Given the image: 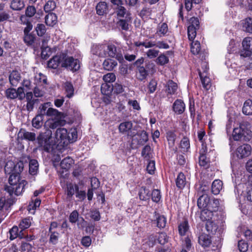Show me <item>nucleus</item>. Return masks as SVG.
Masks as SVG:
<instances>
[{
	"label": "nucleus",
	"instance_id": "obj_18",
	"mask_svg": "<svg viewBox=\"0 0 252 252\" xmlns=\"http://www.w3.org/2000/svg\"><path fill=\"white\" fill-rule=\"evenodd\" d=\"M48 105V103H46L42 106V109L41 110L42 115H46L49 116H56L57 117H60L61 115V113L59 112L57 109L52 108H49L46 111V109L47 108Z\"/></svg>",
	"mask_w": 252,
	"mask_h": 252
},
{
	"label": "nucleus",
	"instance_id": "obj_12",
	"mask_svg": "<svg viewBox=\"0 0 252 252\" xmlns=\"http://www.w3.org/2000/svg\"><path fill=\"white\" fill-rule=\"evenodd\" d=\"M111 2L117 6L116 7V12L118 16L124 17L125 15L129 17L126 9L123 6V2L121 0H111Z\"/></svg>",
	"mask_w": 252,
	"mask_h": 252
},
{
	"label": "nucleus",
	"instance_id": "obj_46",
	"mask_svg": "<svg viewBox=\"0 0 252 252\" xmlns=\"http://www.w3.org/2000/svg\"><path fill=\"white\" fill-rule=\"evenodd\" d=\"M31 219L29 218H27L21 220L19 225V227L21 231H23L25 229L28 228L31 226Z\"/></svg>",
	"mask_w": 252,
	"mask_h": 252
},
{
	"label": "nucleus",
	"instance_id": "obj_50",
	"mask_svg": "<svg viewBox=\"0 0 252 252\" xmlns=\"http://www.w3.org/2000/svg\"><path fill=\"white\" fill-rule=\"evenodd\" d=\"M169 62L168 58L164 54H161L158 56L156 62L160 65H163Z\"/></svg>",
	"mask_w": 252,
	"mask_h": 252
},
{
	"label": "nucleus",
	"instance_id": "obj_14",
	"mask_svg": "<svg viewBox=\"0 0 252 252\" xmlns=\"http://www.w3.org/2000/svg\"><path fill=\"white\" fill-rule=\"evenodd\" d=\"M198 242L204 248L209 247L212 242L211 237L205 233L200 234L198 237Z\"/></svg>",
	"mask_w": 252,
	"mask_h": 252
},
{
	"label": "nucleus",
	"instance_id": "obj_45",
	"mask_svg": "<svg viewBox=\"0 0 252 252\" xmlns=\"http://www.w3.org/2000/svg\"><path fill=\"white\" fill-rule=\"evenodd\" d=\"M35 40V37L32 33L24 34V41L28 46L33 45Z\"/></svg>",
	"mask_w": 252,
	"mask_h": 252
},
{
	"label": "nucleus",
	"instance_id": "obj_54",
	"mask_svg": "<svg viewBox=\"0 0 252 252\" xmlns=\"http://www.w3.org/2000/svg\"><path fill=\"white\" fill-rule=\"evenodd\" d=\"M159 53V50H157L155 48H152L147 50L145 53V55L148 58L150 59H153L158 57Z\"/></svg>",
	"mask_w": 252,
	"mask_h": 252
},
{
	"label": "nucleus",
	"instance_id": "obj_19",
	"mask_svg": "<svg viewBox=\"0 0 252 252\" xmlns=\"http://www.w3.org/2000/svg\"><path fill=\"white\" fill-rule=\"evenodd\" d=\"M176 186L179 189H183L187 183L186 177L182 172H180L175 180Z\"/></svg>",
	"mask_w": 252,
	"mask_h": 252
},
{
	"label": "nucleus",
	"instance_id": "obj_17",
	"mask_svg": "<svg viewBox=\"0 0 252 252\" xmlns=\"http://www.w3.org/2000/svg\"><path fill=\"white\" fill-rule=\"evenodd\" d=\"M25 97L27 101V104L25 105L26 109L28 112H31L33 110L35 100L33 99V94L32 92H27L25 94Z\"/></svg>",
	"mask_w": 252,
	"mask_h": 252
},
{
	"label": "nucleus",
	"instance_id": "obj_6",
	"mask_svg": "<svg viewBox=\"0 0 252 252\" xmlns=\"http://www.w3.org/2000/svg\"><path fill=\"white\" fill-rule=\"evenodd\" d=\"M202 66L203 68V72L199 71V75L200 76L201 82L203 87L206 90H209L211 86V80L207 76V71L208 66L206 62H202Z\"/></svg>",
	"mask_w": 252,
	"mask_h": 252
},
{
	"label": "nucleus",
	"instance_id": "obj_16",
	"mask_svg": "<svg viewBox=\"0 0 252 252\" xmlns=\"http://www.w3.org/2000/svg\"><path fill=\"white\" fill-rule=\"evenodd\" d=\"M106 46L105 45H94L92 48V52L93 54L99 57H104L106 56Z\"/></svg>",
	"mask_w": 252,
	"mask_h": 252
},
{
	"label": "nucleus",
	"instance_id": "obj_43",
	"mask_svg": "<svg viewBox=\"0 0 252 252\" xmlns=\"http://www.w3.org/2000/svg\"><path fill=\"white\" fill-rule=\"evenodd\" d=\"M168 31V26L167 25L163 23L161 24L158 25L157 30L156 32V34L158 35L159 36H162L164 35Z\"/></svg>",
	"mask_w": 252,
	"mask_h": 252
},
{
	"label": "nucleus",
	"instance_id": "obj_41",
	"mask_svg": "<svg viewBox=\"0 0 252 252\" xmlns=\"http://www.w3.org/2000/svg\"><path fill=\"white\" fill-rule=\"evenodd\" d=\"M180 148L182 152L184 153L188 152L190 148V143L189 139L188 137H184L181 140L180 142Z\"/></svg>",
	"mask_w": 252,
	"mask_h": 252
},
{
	"label": "nucleus",
	"instance_id": "obj_9",
	"mask_svg": "<svg viewBox=\"0 0 252 252\" xmlns=\"http://www.w3.org/2000/svg\"><path fill=\"white\" fill-rule=\"evenodd\" d=\"M67 134L68 132L66 129L62 127L58 128L55 135L57 142L67 145Z\"/></svg>",
	"mask_w": 252,
	"mask_h": 252
},
{
	"label": "nucleus",
	"instance_id": "obj_39",
	"mask_svg": "<svg viewBox=\"0 0 252 252\" xmlns=\"http://www.w3.org/2000/svg\"><path fill=\"white\" fill-rule=\"evenodd\" d=\"M38 169V163L35 159H31L29 162V172L32 175H35L37 173Z\"/></svg>",
	"mask_w": 252,
	"mask_h": 252
},
{
	"label": "nucleus",
	"instance_id": "obj_55",
	"mask_svg": "<svg viewBox=\"0 0 252 252\" xmlns=\"http://www.w3.org/2000/svg\"><path fill=\"white\" fill-rule=\"evenodd\" d=\"M151 196L153 201L156 203L158 202L161 198L160 190L157 189H154L151 193Z\"/></svg>",
	"mask_w": 252,
	"mask_h": 252
},
{
	"label": "nucleus",
	"instance_id": "obj_64",
	"mask_svg": "<svg viewBox=\"0 0 252 252\" xmlns=\"http://www.w3.org/2000/svg\"><path fill=\"white\" fill-rule=\"evenodd\" d=\"M238 247L240 252H246L248 249V245L244 240L238 241Z\"/></svg>",
	"mask_w": 252,
	"mask_h": 252
},
{
	"label": "nucleus",
	"instance_id": "obj_22",
	"mask_svg": "<svg viewBox=\"0 0 252 252\" xmlns=\"http://www.w3.org/2000/svg\"><path fill=\"white\" fill-rule=\"evenodd\" d=\"M210 198L206 194H202L199 195L197 200V206L199 208L206 209L209 204Z\"/></svg>",
	"mask_w": 252,
	"mask_h": 252
},
{
	"label": "nucleus",
	"instance_id": "obj_25",
	"mask_svg": "<svg viewBox=\"0 0 252 252\" xmlns=\"http://www.w3.org/2000/svg\"><path fill=\"white\" fill-rule=\"evenodd\" d=\"M165 92L168 94H174L176 92L178 86L177 84L172 80H169L166 84Z\"/></svg>",
	"mask_w": 252,
	"mask_h": 252
},
{
	"label": "nucleus",
	"instance_id": "obj_34",
	"mask_svg": "<svg viewBox=\"0 0 252 252\" xmlns=\"http://www.w3.org/2000/svg\"><path fill=\"white\" fill-rule=\"evenodd\" d=\"M117 63L116 61L107 59L104 60L103 63V66L104 69L107 70H112L116 66Z\"/></svg>",
	"mask_w": 252,
	"mask_h": 252
},
{
	"label": "nucleus",
	"instance_id": "obj_60",
	"mask_svg": "<svg viewBox=\"0 0 252 252\" xmlns=\"http://www.w3.org/2000/svg\"><path fill=\"white\" fill-rule=\"evenodd\" d=\"M37 34L39 36L43 35L46 31V29L44 24H38L35 28Z\"/></svg>",
	"mask_w": 252,
	"mask_h": 252
},
{
	"label": "nucleus",
	"instance_id": "obj_37",
	"mask_svg": "<svg viewBox=\"0 0 252 252\" xmlns=\"http://www.w3.org/2000/svg\"><path fill=\"white\" fill-rule=\"evenodd\" d=\"M77 139V132L76 128H71L68 132L67 145L68 143H72L76 141Z\"/></svg>",
	"mask_w": 252,
	"mask_h": 252
},
{
	"label": "nucleus",
	"instance_id": "obj_49",
	"mask_svg": "<svg viewBox=\"0 0 252 252\" xmlns=\"http://www.w3.org/2000/svg\"><path fill=\"white\" fill-rule=\"evenodd\" d=\"M72 163V158H63L60 162V166L63 169H68L71 167Z\"/></svg>",
	"mask_w": 252,
	"mask_h": 252
},
{
	"label": "nucleus",
	"instance_id": "obj_56",
	"mask_svg": "<svg viewBox=\"0 0 252 252\" xmlns=\"http://www.w3.org/2000/svg\"><path fill=\"white\" fill-rule=\"evenodd\" d=\"M157 226L159 228H164L165 226L166 220L163 216H158L156 217Z\"/></svg>",
	"mask_w": 252,
	"mask_h": 252
},
{
	"label": "nucleus",
	"instance_id": "obj_62",
	"mask_svg": "<svg viewBox=\"0 0 252 252\" xmlns=\"http://www.w3.org/2000/svg\"><path fill=\"white\" fill-rule=\"evenodd\" d=\"M76 187V196L80 201L84 200L86 197V193L85 191L79 190V187L78 185L75 186Z\"/></svg>",
	"mask_w": 252,
	"mask_h": 252
},
{
	"label": "nucleus",
	"instance_id": "obj_53",
	"mask_svg": "<svg viewBox=\"0 0 252 252\" xmlns=\"http://www.w3.org/2000/svg\"><path fill=\"white\" fill-rule=\"evenodd\" d=\"M64 88L66 96L68 98L71 97L74 94V88L72 84L69 82L65 83Z\"/></svg>",
	"mask_w": 252,
	"mask_h": 252
},
{
	"label": "nucleus",
	"instance_id": "obj_7",
	"mask_svg": "<svg viewBox=\"0 0 252 252\" xmlns=\"http://www.w3.org/2000/svg\"><path fill=\"white\" fill-rule=\"evenodd\" d=\"M243 50L240 53L241 57H250L252 55V38L247 37L242 42Z\"/></svg>",
	"mask_w": 252,
	"mask_h": 252
},
{
	"label": "nucleus",
	"instance_id": "obj_31",
	"mask_svg": "<svg viewBox=\"0 0 252 252\" xmlns=\"http://www.w3.org/2000/svg\"><path fill=\"white\" fill-rule=\"evenodd\" d=\"M138 194L140 199L143 201L149 199L151 195L149 189L144 187L140 188Z\"/></svg>",
	"mask_w": 252,
	"mask_h": 252
},
{
	"label": "nucleus",
	"instance_id": "obj_32",
	"mask_svg": "<svg viewBox=\"0 0 252 252\" xmlns=\"http://www.w3.org/2000/svg\"><path fill=\"white\" fill-rule=\"evenodd\" d=\"M45 23L49 26H54L57 21V16L54 13H49L45 18Z\"/></svg>",
	"mask_w": 252,
	"mask_h": 252
},
{
	"label": "nucleus",
	"instance_id": "obj_52",
	"mask_svg": "<svg viewBox=\"0 0 252 252\" xmlns=\"http://www.w3.org/2000/svg\"><path fill=\"white\" fill-rule=\"evenodd\" d=\"M200 44L198 41H194L191 44V52L194 55H197L200 52Z\"/></svg>",
	"mask_w": 252,
	"mask_h": 252
},
{
	"label": "nucleus",
	"instance_id": "obj_42",
	"mask_svg": "<svg viewBox=\"0 0 252 252\" xmlns=\"http://www.w3.org/2000/svg\"><path fill=\"white\" fill-rule=\"evenodd\" d=\"M243 29L249 33H252V18H247L243 23Z\"/></svg>",
	"mask_w": 252,
	"mask_h": 252
},
{
	"label": "nucleus",
	"instance_id": "obj_28",
	"mask_svg": "<svg viewBox=\"0 0 252 252\" xmlns=\"http://www.w3.org/2000/svg\"><path fill=\"white\" fill-rule=\"evenodd\" d=\"M19 227H18L16 226H14L9 230V238L10 240H14L18 237L21 239L24 237V235L21 230H20V232H19Z\"/></svg>",
	"mask_w": 252,
	"mask_h": 252
},
{
	"label": "nucleus",
	"instance_id": "obj_59",
	"mask_svg": "<svg viewBox=\"0 0 252 252\" xmlns=\"http://www.w3.org/2000/svg\"><path fill=\"white\" fill-rule=\"evenodd\" d=\"M147 171L150 174H153L156 169L155 161L154 160H147Z\"/></svg>",
	"mask_w": 252,
	"mask_h": 252
},
{
	"label": "nucleus",
	"instance_id": "obj_48",
	"mask_svg": "<svg viewBox=\"0 0 252 252\" xmlns=\"http://www.w3.org/2000/svg\"><path fill=\"white\" fill-rule=\"evenodd\" d=\"M142 155L144 158H153V151L149 145H146L143 148Z\"/></svg>",
	"mask_w": 252,
	"mask_h": 252
},
{
	"label": "nucleus",
	"instance_id": "obj_3",
	"mask_svg": "<svg viewBox=\"0 0 252 252\" xmlns=\"http://www.w3.org/2000/svg\"><path fill=\"white\" fill-rule=\"evenodd\" d=\"M52 132L49 129H46L44 132H41L37 137L38 144L41 147H43L46 150L51 145L50 140L52 137Z\"/></svg>",
	"mask_w": 252,
	"mask_h": 252
},
{
	"label": "nucleus",
	"instance_id": "obj_57",
	"mask_svg": "<svg viewBox=\"0 0 252 252\" xmlns=\"http://www.w3.org/2000/svg\"><path fill=\"white\" fill-rule=\"evenodd\" d=\"M202 0H185V8L188 11H189L192 8L193 3L198 4Z\"/></svg>",
	"mask_w": 252,
	"mask_h": 252
},
{
	"label": "nucleus",
	"instance_id": "obj_47",
	"mask_svg": "<svg viewBox=\"0 0 252 252\" xmlns=\"http://www.w3.org/2000/svg\"><path fill=\"white\" fill-rule=\"evenodd\" d=\"M76 185L71 183H67L66 194L68 197H71L74 194L75 192H76Z\"/></svg>",
	"mask_w": 252,
	"mask_h": 252
},
{
	"label": "nucleus",
	"instance_id": "obj_40",
	"mask_svg": "<svg viewBox=\"0 0 252 252\" xmlns=\"http://www.w3.org/2000/svg\"><path fill=\"white\" fill-rule=\"evenodd\" d=\"M148 76V71L143 66H138L137 78L139 80L142 81L145 79Z\"/></svg>",
	"mask_w": 252,
	"mask_h": 252
},
{
	"label": "nucleus",
	"instance_id": "obj_63",
	"mask_svg": "<svg viewBox=\"0 0 252 252\" xmlns=\"http://www.w3.org/2000/svg\"><path fill=\"white\" fill-rule=\"evenodd\" d=\"M198 163L201 167L207 169L210 167V161L209 158H199Z\"/></svg>",
	"mask_w": 252,
	"mask_h": 252
},
{
	"label": "nucleus",
	"instance_id": "obj_8",
	"mask_svg": "<svg viewBox=\"0 0 252 252\" xmlns=\"http://www.w3.org/2000/svg\"><path fill=\"white\" fill-rule=\"evenodd\" d=\"M252 152L251 146L248 144H244L238 147L236 151L237 158H248Z\"/></svg>",
	"mask_w": 252,
	"mask_h": 252
},
{
	"label": "nucleus",
	"instance_id": "obj_36",
	"mask_svg": "<svg viewBox=\"0 0 252 252\" xmlns=\"http://www.w3.org/2000/svg\"><path fill=\"white\" fill-rule=\"evenodd\" d=\"M96 13L99 15H103L107 10V3L104 1L99 2L96 6Z\"/></svg>",
	"mask_w": 252,
	"mask_h": 252
},
{
	"label": "nucleus",
	"instance_id": "obj_33",
	"mask_svg": "<svg viewBox=\"0 0 252 252\" xmlns=\"http://www.w3.org/2000/svg\"><path fill=\"white\" fill-rule=\"evenodd\" d=\"M128 21H130L129 17L126 16V19H120L117 23V27L124 31H128L129 29Z\"/></svg>",
	"mask_w": 252,
	"mask_h": 252
},
{
	"label": "nucleus",
	"instance_id": "obj_15",
	"mask_svg": "<svg viewBox=\"0 0 252 252\" xmlns=\"http://www.w3.org/2000/svg\"><path fill=\"white\" fill-rule=\"evenodd\" d=\"M9 81L11 86L16 87L22 81L20 73L17 70H13L9 75Z\"/></svg>",
	"mask_w": 252,
	"mask_h": 252
},
{
	"label": "nucleus",
	"instance_id": "obj_51",
	"mask_svg": "<svg viewBox=\"0 0 252 252\" xmlns=\"http://www.w3.org/2000/svg\"><path fill=\"white\" fill-rule=\"evenodd\" d=\"M56 7V2L53 0H48L44 6V9L46 12L51 13Z\"/></svg>",
	"mask_w": 252,
	"mask_h": 252
},
{
	"label": "nucleus",
	"instance_id": "obj_44",
	"mask_svg": "<svg viewBox=\"0 0 252 252\" xmlns=\"http://www.w3.org/2000/svg\"><path fill=\"white\" fill-rule=\"evenodd\" d=\"M42 113H41L40 115H38L36 117H35L32 121V126L38 129L40 128L42 125Z\"/></svg>",
	"mask_w": 252,
	"mask_h": 252
},
{
	"label": "nucleus",
	"instance_id": "obj_1",
	"mask_svg": "<svg viewBox=\"0 0 252 252\" xmlns=\"http://www.w3.org/2000/svg\"><path fill=\"white\" fill-rule=\"evenodd\" d=\"M24 168L23 162L18 158L8 160L4 166L6 174L9 175V185L4 186V190L12 196L13 195H20L24 191L25 187L27 184L25 180L19 181L20 173Z\"/></svg>",
	"mask_w": 252,
	"mask_h": 252
},
{
	"label": "nucleus",
	"instance_id": "obj_24",
	"mask_svg": "<svg viewBox=\"0 0 252 252\" xmlns=\"http://www.w3.org/2000/svg\"><path fill=\"white\" fill-rule=\"evenodd\" d=\"M222 187V182L220 180H214L211 186V192L214 195H218L220 192Z\"/></svg>",
	"mask_w": 252,
	"mask_h": 252
},
{
	"label": "nucleus",
	"instance_id": "obj_35",
	"mask_svg": "<svg viewBox=\"0 0 252 252\" xmlns=\"http://www.w3.org/2000/svg\"><path fill=\"white\" fill-rule=\"evenodd\" d=\"M106 56L118 59V55L117 54V48L114 45L110 44L106 46Z\"/></svg>",
	"mask_w": 252,
	"mask_h": 252
},
{
	"label": "nucleus",
	"instance_id": "obj_20",
	"mask_svg": "<svg viewBox=\"0 0 252 252\" xmlns=\"http://www.w3.org/2000/svg\"><path fill=\"white\" fill-rule=\"evenodd\" d=\"M132 127L133 124L131 121H125L119 125L118 129L120 133L123 134L129 133Z\"/></svg>",
	"mask_w": 252,
	"mask_h": 252
},
{
	"label": "nucleus",
	"instance_id": "obj_10",
	"mask_svg": "<svg viewBox=\"0 0 252 252\" xmlns=\"http://www.w3.org/2000/svg\"><path fill=\"white\" fill-rule=\"evenodd\" d=\"M148 140V134L144 130L138 131L136 136L133 138V141H136L137 144L139 145H144Z\"/></svg>",
	"mask_w": 252,
	"mask_h": 252
},
{
	"label": "nucleus",
	"instance_id": "obj_4",
	"mask_svg": "<svg viewBox=\"0 0 252 252\" xmlns=\"http://www.w3.org/2000/svg\"><path fill=\"white\" fill-rule=\"evenodd\" d=\"M6 97L10 99H14L18 98L22 100L25 98L24 89L22 87H19L16 90L14 88H8L5 91Z\"/></svg>",
	"mask_w": 252,
	"mask_h": 252
},
{
	"label": "nucleus",
	"instance_id": "obj_27",
	"mask_svg": "<svg viewBox=\"0 0 252 252\" xmlns=\"http://www.w3.org/2000/svg\"><path fill=\"white\" fill-rule=\"evenodd\" d=\"M213 213L207 209L202 210L200 212V219L201 221L206 222L212 220Z\"/></svg>",
	"mask_w": 252,
	"mask_h": 252
},
{
	"label": "nucleus",
	"instance_id": "obj_61",
	"mask_svg": "<svg viewBox=\"0 0 252 252\" xmlns=\"http://www.w3.org/2000/svg\"><path fill=\"white\" fill-rule=\"evenodd\" d=\"M168 236L165 233L161 232L158 234L157 240L161 245H164L168 242Z\"/></svg>",
	"mask_w": 252,
	"mask_h": 252
},
{
	"label": "nucleus",
	"instance_id": "obj_2",
	"mask_svg": "<svg viewBox=\"0 0 252 252\" xmlns=\"http://www.w3.org/2000/svg\"><path fill=\"white\" fill-rule=\"evenodd\" d=\"M232 136L235 141H248L252 136V132L245 129L244 125H241L239 127L234 128Z\"/></svg>",
	"mask_w": 252,
	"mask_h": 252
},
{
	"label": "nucleus",
	"instance_id": "obj_23",
	"mask_svg": "<svg viewBox=\"0 0 252 252\" xmlns=\"http://www.w3.org/2000/svg\"><path fill=\"white\" fill-rule=\"evenodd\" d=\"M178 231L180 236H185L189 230V225L187 219H184L178 225Z\"/></svg>",
	"mask_w": 252,
	"mask_h": 252
},
{
	"label": "nucleus",
	"instance_id": "obj_13",
	"mask_svg": "<svg viewBox=\"0 0 252 252\" xmlns=\"http://www.w3.org/2000/svg\"><path fill=\"white\" fill-rule=\"evenodd\" d=\"M18 138L21 140H27L33 141L36 139V134L34 132H29L21 128L18 133Z\"/></svg>",
	"mask_w": 252,
	"mask_h": 252
},
{
	"label": "nucleus",
	"instance_id": "obj_11",
	"mask_svg": "<svg viewBox=\"0 0 252 252\" xmlns=\"http://www.w3.org/2000/svg\"><path fill=\"white\" fill-rule=\"evenodd\" d=\"M64 58L63 53L54 56L48 62V66L53 69L57 68L61 63H62Z\"/></svg>",
	"mask_w": 252,
	"mask_h": 252
},
{
	"label": "nucleus",
	"instance_id": "obj_58",
	"mask_svg": "<svg viewBox=\"0 0 252 252\" xmlns=\"http://www.w3.org/2000/svg\"><path fill=\"white\" fill-rule=\"evenodd\" d=\"M196 28L193 27L192 26H189L188 28V34L189 39L192 40L194 39L196 35Z\"/></svg>",
	"mask_w": 252,
	"mask_h": 252
},
{
	"label": "nucleus",
	"instance_id": "obj_29",
	"mask_svg": "<svg viewBox=\"0 0 252 252\" xmlns=\"http://www.w3.org/2000/svg\"><path fill=\"white\" fill-rule=\"evenodd\" d=\"M208 207L206 208L211 212H216L218 211L220 207V200L218 199L214 198L210 200Z\"/></svg>",
	"mask_w": 252,
	"mask_h": 252
},
{
	"label": "nucleus",
	"instance_id": "obj_5",
	"mask_svg": "<svg viewBox=\"0 0 252 252\" xmlns=\"http://www.w3.org/2000/svg\"><path fill=\"white\" fill-rule=\"evenodd\" d=\"M62 66L72 71L78 70L80 68L79 61L72 57L67 56L64 54V58L62 63Z\"/></svg>",
	"mask_w": 252,
	"mask_h": 252
},
{
	"label": "nucleus",
	"instance_id": "obj_30",
	"mask_svg": "<svg viewBox=\"0 0 252 252\" xmlns=\"http://www.w3.org/2000/svg\"><path fill=\"white\" fill-rule=\"evenodd\" d=\"M24 2L22 0H12L11 1L10 7L15 11H20L25 7Z\"/></svg>",
	"mask_w": 252,
	"mask_h": 252
},
{
	"label": "nucleus",
	"instance_id": "obj_21",
	"mask_svg": "<svg viewBox=\"0 0 252 252\" xmlns=\"http://www.w3.org/2000/svg\"><path fill=\"white\" fill-rule=\"evenodd\" d=\"M173 109L177 114H181L185 110V104L182 100L177 99L173 104Z\"/></svg>",
	"mask_w": 252,
	"mask_h": 252
},
{
	"label": "nucleus",
	"instance_id": "obj_38",
	"mask_svg": "<svg viewBox=\"0 0 252 252\" xmlns=\"http://www.w3.org/2000/svg\"><path fill=\"white\" fill-rule=\"evenodd\" d=\"M242 111L243 113L246 115L252 114V101L251 100H247L244 102Z\"/></svg>",
	"mask_w": 252,
	"mask_h": 252
},
{
	"label": "nucleus",
	"instance_id": "obj_26",
	"mask_svg": "<svg viewBox=\"0 0 252 252\" xmlns=\"http://www.w3.org/2000/svg\"><path fill=\"white\" fill-rule=\"evenodd\" d=\"M205 229L209 233L213 235L216 233L218 225L215 221L211 220L205 223Z\"/></svg>",
	"mask_w": 252,
	"mask_h": 252
}]
</instances>
